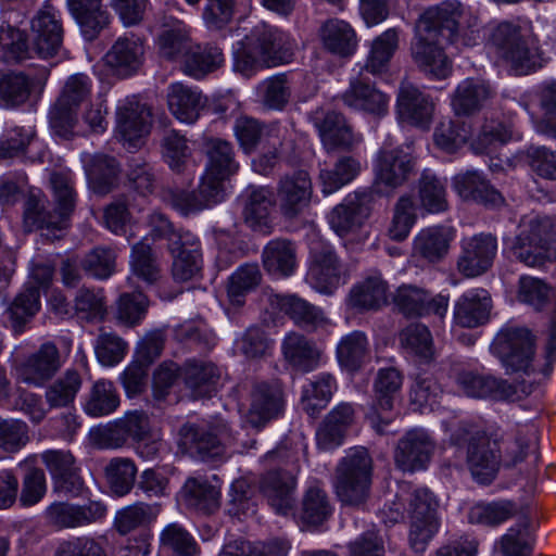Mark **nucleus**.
Wrapping results in <instances>:
<instances>
[{
  "instance_id": "nucleus-1",
  "label": "nucleus",
  "mask_w": 556,
  "mask_h": 556,
  "mask_svg": "<svg viewBox=\"0 0 556 556\" xmlns=\"http://www.w3.org/2000/svg\"><path fill=\"white\" fill-rule=\"evenodd\" d=\"M292 48L287 36L278 28L260 23L253 27L235 52L233 68L244 76L260 66H277L291 62Z\"/></svg>"
},
{
  "instance_id": "nucleus-2",
  "label": "nucleus",
  "mask_w": 556,
  "mask_h": 556,
  "mask_svg": "<svg viewBox=\"0 0 556 556\" xmlns=\"http://www.w3.org/2000/svg\"><path fill=\"white\" fill-rule=\"evenodd\" d=\"M416 27L421 35L431 34L450 43L471 46L479 37L480 21L458 0H445L426 9Z\"/></svg>"
},
{
  "instance_id": "nucleus-3",
  "label": "nucleus",
  "mask_w": 556,
  "mask_h": 556,
  "mask_svg": "<svg viewBox=\"0 0 556 556\" xmlns=\"http://www.w3.org/2000/svg\"><path fill=\"white\" fill-rule=\"evenodd\" d=\"M53 191L54 207L46 208V198L38 192H30L24 203V228L30 232L35 229L62 230L68 226V220L76 205V193L71 178L63 173H53L50 177Z\"/></svg>"
},
{
  "instance_id": "nucleus-4",
  "label": "nucleus",
  "mask_w": 556,
  "mask_h": 556,
  "mask_svg": "<svg viewBox=\"0 0 556 556\" xmlns=\"http://www.w3.org/2000/svg\"><path fill=\"white\" fill-rule=\"evenodd\" d=\"M490 42L516 75H527L542 66V53L536 42L516 24H498L490 35Z\"/></svg>"
},
{
  "instance_id": "nucleus-5",
  "label": "nucleus",
  "mask_w": 556,
  "mask_h": 556,
  "mask_svg": "<svg viewBox=\"0 0 556 556\" xmlns=\"http://www.w3.org/2000/svg\"><path fill=\"white\" fill-rule=\"evenodd\" d=\"M372 476V458L365 447L351 448L336 470V490L345 505L357 506L368 496Z\"/></svg>"
},
{
  "instance_id": "nucleus-6",
  "label": "nucleus",
  "mask_w": 556,
  "mask_h": 556,
  "mask_svg": "<svg viewBox=\"0 0 556 556\" xmlns=\"http://www.w3.org/2000/svg\"><path fill=\"white\" fill-rule=\"evenodd\" d=\"M492 354L498 358L507 375L534 371L535 337L522 327H505L491 344Z\"/></svg>"
},
{
  "instance_id": "nucleus-7",
  "label": "nucleus",
  "mask_w": 556,
  "mask_h": 556,
  "mask_svg": "<svg viewBox=\"0 0 556 556\" xmlns=\"http://www.w3.org/2000/svg\"><path fill=\"white\" fill-rule=\"evenodd\" d=\"M451 440L456 445L467 444V464L475 480L486 484L495 478L501 463L497 439L481 431L459 427Z\"/></svg>"
},
{
  "instance_id": "nucleus-8",
  "label": "nucleus",
  "mask_w": 556,
  "mask_h": 556,
  "mask_svg": "<svg viewBox=\"0 0 556 556\" xmlns=\"http://www.w3.org/2000/svg\"><path fill=\"white\" fill-rule=\"evenodd\" d=\"M179 445L190 455L202 460L222 456L225 446L233 441L228 424L217 419L210 424H185L178 432Z\"/></svg>"
},
{
  "instance_id": "nucleus-9",
  "label": "nucleus",
  "mask_w": 556,
  "mask_h": 556,
  "mask_svg": "<svg viewBox=\"0 0 556 556\" xmlns=\"http://www.w3.org/2000/svg\"><path fill=\"white\" fill-rule=\"evenodd\" d=\"M555 241L556 218L538 215L523 224L511 251L527 266H541L545 263L549 245Z\"/></svg>"
},
{
  "instance_id": "nucleus-10",
  "label": "nucleus",
  "mask_w": 556,
  "mask_h": 556,
  "mask_svg": "<svg viewBox=\"0 0 556 556\" xmlns=\"http://www.w3.org/2000/svg\"><path fill=\"white\" fill-rule=\"evenodd\" d=\"M416 157L410 148L394 147L386 141L379 149L375 161V185L394 191L408 181L415 173Z\"/></svg>"
},
{
  "instance_id": "nucleus-11",
  "label": "nucleus",
  "mask_w": 556,
  "mask_h": 556,
  "mask_svg": "<svg viewBox=\"0 0 556 556\" xmlns=\"http://www.w3.org/2000/svg\"><path fill=\"white\" fill-rule=\"evenodd\" d=\"M375 194L364 189L349 194L329 214L331 229L340 237L356 232L369 217Z\"/></svg>"
},
{
  "instance_id": "nucleus-12",
  "label": "nucleus",
  "mask_w": 556,
  "mask_h": 556,
  "mask_svg": "<svg viewBox=\"0 0 556 556\" xmlns=\"http://www.w3.org/2000/svg\"><path fill=\"white\" fill-rule=\"evenodd\" d=\"M312 179L306 170L286 174L277 185V201L281 215L287 219L300 216L311 204Z\"/></svg>"
},
{
  "instance_id": "nucleus-13",
  "label": "nucleus",
  "mask_w": 556,
  "mask_h": 556,
  "mask_svg": "<svg viewBox=\"0 0 556 556\" xmlns=\"http://www.w3.org/2000/svg\"><path fill=\"white\" fill-rule=\"evenodd\" d=\"M435 450V442L422 429L407 431L394 448V464L404 472L426 469Z\"/></svg>"
},
{
  "instance_id": "nucleus-14",
  "label": "nucleus",
  "mask_w": 556,
  "mask_h": 556,
  "mask_svg": "<svg viewBox=\"0 0 556 556\" xmlns=\"http://www.w3.org/2000/svg\"><path fill=\"white\" fill-rule=\"evenodd\" d=\"M456 382L469 397L496 402H514L520 399L516 386L492 374L462 371L457 375Z\"/></svg>"
},
{
  "instance_id": "nucleus-15",
  "label": "nucleus",
  "mask_w": 556,
  "mask_h": 556,
  "mask_svg": "<svg viewBox=\"0 0 556 556\" xmlns=\"http://www.w3.org/2000/svg\"><path fill=\"white\" fill-rule=\"evenodd\" d=\"M496 253L497 240L491 233H479L465 238L462 241L457 269L467 278L481 276L492 267Z\"/></svg>"
},
{
  "instance_id": "nucleus-16",
  "label": "nucleus",
  "mask_w": 556,
  "mask_h": 556,
  "mask_svg": "<svg viewBox=\"0 0 556 556\" xmlns=\"http://www.w3.org/2000/svg\"><path fill=\"white\" fill-rule=\"evenodd\" d=\"M285 407V394L279 381H261L253 384L247 422L260 429L277 418Z\"/></svg>"
},
{
  "instance_id": "nucleus-17",
  "label": "nucleus",
  "mask_w": 556,
  "mask_h": 556,
  "mask_svg": "<svg viewBox=\"0 0 556 556\" xmlns=\"http://www.w3.org/2000/svg\"><path fill=\"white\" fill-rule=\"evenodd\" d=\"M307 277L313 287L323 293H332L349 278V269L329 247L312 251Z\"/></svg>"
},
{
  "instance_id": "nucleus-18",
  "label": "nucleus",
  "mask_w": 556,
  "mask_h": 556,
  "mask_svg": "<svg viewBox=\"0 0 556 556\" xmlns=\"http://www.w3.org/2000/svg\"><path fill=\"white\" fill-rule=\"evenodd\" d=\"M106 511V506L99 501H90L84 505L55 502L47 507L45 517L55 529H74L101 520Z\"/></svg>"
},
{
  "instance_id": "nucleus-19",
  "label": "nucleus",
  "mask_w": 556,
  "mask_h": 556,
  "mask_svg": "<svg viewBox=\"0 0 556 556\" xmlns=\"http://www.w3.org/2000/svg\"><path fill=\"white\" fill-rule=\"evenodd\" d=\"M62 365L59 348L53 342H45L24 359L17 372L23 382L42 387L59 372Z\"/></svg>"
},
{
  "instance_id": "nucleus-20",
  "label": "nucleus",
  "mask_w": 556,
  "mask_h": 556,
  "mask_svg": "<svg viewBox=\"0 0 556 556\" xmlns=\"http://www.w3.org/2000/svg\"><path fill=\"white\" fill-rule=\"evenodd\" d=\"M41 460L54 481L55 490L72 496L80 494L84 481L71 451L48 450L41 454Z\"/></svg>"
},
{
  "instance_id": "nucleus-21",
  "label": "nucleus",
  "mask_w": 556,
  "mask_h": 556,
  "mask_svg": "<svg viewBox=\"0 0 556 556\" xmlns=\"http://www.w3.org/2000/svg\"><path fill=\"white\" fill-rule=\"evenodd\" d=\"M296 476L289 469H270L260 480V491L267 503L281 515H286L294 505Z\"/></svg>"
},
{
  "instance_id": "nucleus-22",
  "label": "nucleus",
  "mask_w": 556,
  "mask_h": 556,
  "mask_svg": "<svg viewBox=\"0 0 556 556\" xmlns=\"http://www.w3.org/2000/svg\"><path fill=\"white\" fill-rule=\"evenodd\" d=\"M415 29L410 54L416 65L427 75L435 78L447 77L451 64L441 47L442 40L431 34L421 35L417 27Z\"/></svg>"
},
{
  "instance_id": "nucleus-23",
  "label": "nucleus",
  "mask_w": 556,
  "mask_h": 556,
  "mask_svg": "<svg viewBox=\"0 0 556 556\" xmlns=\"http://www.w3.org/2000/svg\"><path fill=\"white\" fill-rule=\"evenodd\" d=\"M33 50L43 59L54 56L63 41V26L55 12L40 10L31 20Z\"/></svg>"
},
{
  "instance_id": "nucleus-24",
  "label": "nucleus",
  "mask_w": 556,
  "mask_h": 556,
  "mask_svg": "<svg viewBox=\"0 0 556 556\" xmlns=\"http://www.w3.org/2000/svg\"><path fill=\"white\" fill-rule=\"evenodd\" d=\"M388 289L382 276L374 273L351 288L345 305L358 314L379 311L388 304Z\"/></svg>"
},
{
  "instance_id": "nucleus-25",
  "label": "nucleus",
  "mask_w": 556,
  "mask_h": 556,
  "mask_svg": "<svg viewBox=\"0 0 556 556\" xmlns=\"http://www.w3.org/2000/svg\"><path fill=\"white\" fill-rule=\"evenodd\" d=\"M242 217L254 231L268 233L271 228L273 192L266 187L250 186L241 195Z\"/></svg>"
},
{
  "instance_id": "nucleus-26",
  "label": "nucleus",
  "mask_w": 556,
  "mask_h": 556,
  "mask_svg": "<svg viewBox=\"0 0 556 556\" xmlns=\"http://www.w3.org/2000/svg\"><path fill=\"white\" fill-rule=\"evenodd\" d=\"M169 251L174 257L173 277L177 281H188L197 276L202 267L199 240L186 232L169 239Z\"/></svg>"
},
{
  "instance_id": "nucleus-27",
  "label": "nucleus",
  "mask_w": 556,
  "mask_h": 556,
  "mask_svg": "<svg viewBox=\"0 0 556 556\" xmlns=\"http://www.w3.org/2000/svg\"><path fill=\"white\" fill-rule=\"evenodd\" d=\"M400 117L414 126L428 128L433 111L432 99L410 83H403L396 101Z\"/></svg>"
},
{
  "instance_id": "nucleus-28",
  "label": "nucleus",
  "mask_w": 556,
  "mask_h": 556,
  "mask_svg": "<svg viewBox=\"0 0 556 556\" xmlns=\"http://www.w3.org/2000/svg\"><path fill=\"white\" fill-rule=\"evenodd\" d=\"M341 99L346 106L375 116H383L389 110V96L359 77L350 81Z\"/></svg>"
},
{
  "instance_id": "nucleus-29",
  "label": "nucleus",
  "mask_w": 556,
  "mask_h": 556,
  "mask_svg": "<svg viewBox=\"0 0 556 556\" xmlns=\"http://www.w3.org/2000/svg\"><path fill=\"white\" fill-rule=\"evenodd\" d=\"M167 104L178 121L193 124L205 109L207 98L197 88L175 83L168 87Z\"/></svg>"
},
{
  "instance_id": "nucleus-30",
  "label": "nucleus",
  "mask_w": 556,
  "mask_h": 556,
  "mask_svg": "<svg viewBox=\"0 0 556 556\" xmlns=\"http://www.w3.org/2000/svg\"><path fill=\"white\" fill-rule=\"evenodd\" d=\"M116 116L117 134L129 147H137L138 141L150 131L151 111L143 103L129 101L118 108Z\"/></svg>"
},
{
  "instance_id": "nucleus-31",
  "label": "nucleus",
  "mask_w": 556,
  "mask_h": 556,
  "mask_svg": "<svg viewBox=\"0 0 556 556\" xmlns=\"http://www.w3.org/2000/svg\"><path fill=\"white\" fill-rule=\"evenodd\" d=\"M285 361L295 370L309 372L317 368L321 352L316 343L304 334L291 331L282 340Z\"/></svg>"
},
{
  "instance_id": "nucleus-32",
  "label": "nucleus",
  "mask_w": 556,
  "mask_h": 556,
  "mask_svg": "<svg viewBox=\"0 0 556 556\" xmlns=\"http://www.w3.org/2000/svg\"><path fill=\"white\" fill-rule=\"evenodd\" d=\"M491 308L492 300L486 290H471L455 303L454 320L464 328L479 327L489 320Z\"/></svg>"
},
{
  "instance_id": "nucleus-33",
  "label": "nucleus",
  "mask_w": 556,
  "mask_h": 556,
  "mask_svg": "<svg viewBox=\"0 0 556 556\" xmlns=\"http://www.w3.org/2000/svg\"><path fill=\"white\" fill-rule=\"evenodd\" d=\"M493 96L494 91L488 81L467 78L455 89L452 106L457 115H472L481 111Z\"/></svg>"
},
{
  "instance_id": "nucleus-34",
  "label": "nucleus",
  "mask_w": 556,
  "mask_h": 556,
  "mask_svg": "<svg viewBox=\"0 0 556 556\" xmlns=\"http://www.w3.org/2000/svg\"><path fill=\"white\" fill-rule=\"evenodd\" d=\"M85 172L89 188L99 195H105L117 187L121 166L112 156L94 154L85 161Z\"/></svg>"
},
{
  "instance_id": "nucleus-35",
  "label": "nucleus",
  "mask_w": 556,
  "mask_h": 556,
  "mask_svg": "<svg viewBox=\"0 0 556 556\" xmlns=\"http://www.w3.org/2000/svg\"><path fill=\"white\" fill-rule=\"evenodd\" d=\"M181 377L193 397H210L216 391L220 371L211 362L189 359L181 368Z\"/></svg>"
},
{
  "instance_id": "nucleus-36",
  "label": "nucleus",
  "mask_w": 556,
  "mask_h": 556,
  "mask_svg": "<svg viewBox=\"0 0 556 556\" xmlns=\"http://www.w3.org/2000/svg\"><path fill=\"white\" fill-rule=\"evenodd\" d=\"M314 121L327 151L350 150L356 143L357 140L342 114L327 112L321 118L316 114Z\"/></svg>"
},
{
  "instance_id": "nucleus-37",
  "label": "nucleus",
  "mask_w": 556,
  "mask_h": 556,
  "mask_svg": "<svg viewBox=\"0 0 556 556\" xmlns=\"http://www.w3.org/2000/svg\"><path fill=\"white\" fill-rule=\"evenodd\" d=\"M144 54L140 38L119 37L105 54V62L121 75H130L139 70Z\"/></svg>"
},
{
  "instance_id": "nucleus-38",
  "label": "nucleus",
  "mask_w": 556,
  "mask_h": 556,
  "mask_svg": "<svg viewBox=\"0 0 556 556\" xmlns=\"http://www.w3.org/2000/svg\"><path fill=\"white\" fill-rule=\"evenodd\" d=\"M453 186L464 200H471L489 206H498L504 201L502 194L477 172L456 175Z\"/></svg>"
},
{
  "instance_id": "nucleus-39",
  "label": "nucleus",
  "mask_w": 556,
  "mask_h": 556,
  "mask_svg": "<svg viewBox=\"0 0 556 556\" xmlns=\"http://www.w3.org/2000/svg\"><path fill=\"white\" fill-rule=\"evenodd\" d=\"M67 4L87 40H93L108 26L109 13L101 0H67Z\"/></svg>"
},
{
  "instance_id": "nucleus-40",
  "label": "nucleus",
  "mask_w": 556,
  "mask_h": 556,
  "mask_svg": "<svg viewBox=\"0 0 556 556\" xmlns=\"http://www.w3.org/2000/svg\"><path fill=\"white\" fill-rule=\"evenodd\" d=\"M324 47L339 56L352 55L357 47V37L352 26L339 18H330L320 28Z\"/></svg>"
},
{
  "instance_id": "nucleus-41",
  "label": "nucleus",
  "mask_w": 556,
  "mask_h": 556,
  "mask_svg": "<svg viewBox=\"0 0 556 556\" xmlns=\"http://www.w3.org/2000/svg\"><path fill=\"white\" fill-rule=\"evenodd\" d=\"M262 261L265 270L274 276H291L296 267L295 245L286 239L269 241L263 250Z\"/></svg>"
},
{
  "instance_id": "nucleus-42",
  "label": "nucleus",
  "mask_w": 556,
  "mask_h": 556,
  "mask_svg": "<svg viewBox=\"0 0 556 556\" xmlns=\"http://www.w3.org/2000/svg\"><path fill=\"white\" fill-rule=\"evenodd\" d=\"M121 404L119 394L111 380L99 379L90 387L84 412L91 417H104L113 414Z\"/></svg>"
},
{
  "instance_id": "nucleus-43",
  "label": "nucleus",
  "mask_w": 556,
  "mask_h": 556,
  "mask_svg": "<svg viewBox=\"0 0 556 556\" xmlns=\"http://www.w3.org/2000/svg\"><path fill=\"white\" fill-rule=\"evenodd\" d=\"M203 150L207 156V169L222 178H229L239 169L235 159L232 144L224 139L208 137L203 141Z\"/></svg>"
},
{
  "instance_id": "nucleus-44",
  "label": "nucleus",
  "mask_w": 556,
  "mask_h": 556,
  "mask_svg": "<svg viewBox=\"0 0 556 556\" xmlns=\"http://www.w3.org/2000/svg\"><path fill=\"white\" fill-rule=\"evenodd\" d=\"M452 238L450 228H426L414 240V254L432 263L439 262L447 254Z\"/></svg>"
},
{
  "instance_id": "nucleus-45",
  "label": "nucleus",
  "mask_w": 556,
  "mask_h": 556,
  "mask_svg": "<svg viewBox=\"0 0 556 556\" xmlns=\"http://www.w3.org/2000/svg\"><path fill=\"white\" fill-rule=\"evenodd\" d=\"M269 302L273 307L289 316L298 326H316L323 320L321 311L296 295L271 294Z\"/></svg>"
},
{
  "instance_id": "nucleus-46",
  "label": "nucleus",
  "mask_w": 556,
  "mask_h": 556,
  "mask_svg": "<svg viewBox=\"0 0 556 556\" xmlns=\"http://www.w3.org/2000/svg\"><path fill=\"white\" fill-rule=\"evenodd\" d=\"M224 63L222 50L212 45H193L182 61V71L193 78H202L219 68Z\"/></svg>"
},
{
  "instance_id": "nucleus-47",
  "label": "nucleus",
  "mask_w": 556,
  "mask_h": 556,
  "mask_svg": "<svg viewBox=\"0 0 556 556\" xmlns=\"http://www.w3.org/2000/svg\"><path fill=\"white\" fill-rule=\"evenodd\" d=\"M336 388V380L330 374H320L303 387L302 409L311 417H316L326 407Z\"/></svg>"
},
{
  "instance_id": "nucleus-48",
  "label": "nucleus",
  "mask_w": 556,
  "mask_h": 556,
  "mask_svg": "<svg viewBox=\"0 0 556 556\" xmlns=\"http://www.w3.org/2000/svg\"><path fill=\"white\" fill-rule=\"evenodd\" d=\"M186 505L204 514H212L219 507L220 492L205 480L190 478L184 485Z\"/></svg>"
},
{
  "instance_id": "nucleus-49",
  "label": "nucleus",
  "mask_w": 556,
  "mask_h": 556,
  "mask_svg": "<svg viewBox=\"0 0 556 556\" xmlns=\"http://www.w3.org/2000/svg\"><path fill=\"white\" fill-rule=\"evenodd\" d=\"M368 353V340L364 332L353 331L339 341L337 358L341 367L350 372L357 371Z\"/></svg>"
},
{
  "instance_id": "nucleus-50",
  "label": "nucleus",
  "mask_w": 556,
  "mask_h": 556,
  "mask_svg": "<svg viewBox=\"0 0 556 556\" xmlns=\"http://www.w3.org/2000/svg\"><path fill=\"white\" fill-rule=\"evenodd\" d=\"M137 466L127 457H114L105 467V477L111 492L116 496H126L136 484Z\"/></svg>"
},
{
  "instance_id": "nucleus-51",
  "label": "nucleus",
  "mask_w": 556,
  "mask_h": 556,
  "mask_svg": "<svg viewBox=\"0 0 556 556\" xmlns=\"http://www.w3.org/2000/svg\"><path fill=\"white\" fill-rule=\"evenodd\" d=\"M397 46V30L387 29L372 41L364 68L371 74L386 72Z\"/></svg>"
},
{
  "instance_id": "nucleus-52",
  "label": "nucleus",
  "mask_w": 556,
  "mask_h": 556,
  "mask_svg": "<svg viewBox=\"0 0 556 556\" xmlns=\"http://www.w3.org/2000/svg\"><path fill=\"white\" fill-rule=\"evenodd\" d=\"M517 506L511 501L478 503L468 511V521L472 525L496 527L514 517Z\"/></svg>"
},
{
  "instance_id": "nucleus-53",
  "label": "nucleus",
  "mask_w": 556,
  "mask_h": 556,
  "mask_svg": "<svg viewBox=\"0 0 556 556\" xmlns=\"http://www.w3.org/2000/svg\"><path fill=\"white\" fill-rule=\"evenodd\" d=\"M418 198L429 213L445 212L448 207L445 182L427 169L419 179Z\"/></svg>"
},
{
  "instance_id": "nucleus-54",
  "label": "nucleus",
  "mask_w": 556,
  "mask_h": 556,
  "mask_svg": "<svg viewBox=\"0 0 556 556\" xmlns=\"http://www.w3.org/2000/svg\"><path fill=\"white\" fill-rule=\"evenodd\" d=\"M159 505L137 502L119 509L114 518V527L125 535L139 527L149 525L159 515Z\"/></svg>"
},
{
  "instance_id": "nucleus-55",
  "label": "nucleus",
  "mask_w": 556,
  "mask_h": 556,
  "mask_svg": "<svg viewBox=\"0 0 556 556\" xmlns=\"http://www.w3.org/2000/svg\"><path fill=\"white\" fill-rule=\"evenodd\" d=\"M130 266L132 274L149 285L160 279V264L156 254L148 243V237L132 247Z\"/></svg>"
},
{
  "instance_id": "nucleus-56",
  "label": "nucleus",
  "mask_w": 556,
  "mask_h": 556,
  "mask_svg": "<svg viewBox=\"0 0 556 556\" xmlns=\"http://www.w3.org/2000/svg\"><path fill=\"white\" fill-rule=\"evenodd\" d=\"M361 172V163L353 156H341L333 169H324L319 174L323 193L330 194L351 182Z\"/></svg>"
},
{
  "instance_id": "nucleus-57",
  "label": "nucleus",
  "mask_w": 556,
  "mask_h": 556,
  "mask_svg": "<svg viewBox=\"0 0 556 556\" xmlns=\"http://www.w3.org/2000/svg\"><path fill=\"white\" fill-rule=\"evenodd\" d=\"M83 380L76 369H67L46 391V401L50 407H65L73 403Z\"/></svg>"
},
{
  "instance_id": "nucleus-58",
  "label": "nucleus",
  "mask_w": 556,
  "mask_h": 556,
  "mask_svg": "<svg viewBox=\"0 0 556 556\" xmlns=\"http://www.w3.org/2000/svg\"><path fill=\"white\" fill-rule=\"evenodd\" d=\"M331 511L332 507L326 492L317 485L308 488L302 500V522L319 526L330 517Z\"/></svg>"
},
{
  "instance_id": "nucleus-59",
  "label": "nucleus",
  "mask_w": 556,
  "mask_h": 556,
  "mask_svg": "<svg viewBox=\"0 0 556 556\" xmlns=\"http://www.w3.org/2000/svg\"><path fill=\"white\" fill-rule=\"evenodd\" d=\"M128 351V343L113 331L100 328L94 342V353L103 366H115L121 363Z\"/></svg>"
},
{
  "instance_id": "nucleus-60",
  "label": "nucleus",
  "mask_w": 556,
  "mask_h": 556,
  "mask_svg": "<svg viewBox=\"0 0 556 556\" xmlns=\"http://www.w3.org/2000/svg\"><path fill=\"white\" fill-rule=\"evenodd\" d=\"M471 136L470 125L463 121H443L433 134L434 143L445 152L453 153L463 147Z\"/></svg>"
},
{
  "instance_id": "nucleus-61",
  "label": "nucleus",
  "mask_w": 556,
  "mask_h": 556,
  "mask_svg": "<svg viewBox=\"0 0 556 556\" xmlns=\"http://www.w3.org/2000/svg\"><path fill=\"white\" fill-rule=\"evenodd\" d=\"M262 280V273L257 264H244L240 266L228 281V296L236 305L243 303L247 293L254 290Z\"/></svg>"
},
{
  "instance_id": "nucleus-62",
  "label": "nucleus",
  "mask_w": 556,
  "mask_h": 556,
  "mask_svg": "<svg viewBox=\"0 0 556 556\" xmlns=\"http://www.w3.org/2000/svg\"><path fill=\"white\" fill-rule=\"evenodd\" d=\"M289 548L287 541L278 539L258 544L235 541L224 547L220 556H287Z\"/></svg>"
},
{
  "instance_id": "nucleus-63",
  "label": "nucleus",
  "mask_w": 556,
  "mask_h": 556,
  "mask_svg": "<svg viewBox=\"0 0 556 556\" xmlns=\"http://www.w3.org/2000/svg\"><path fill=\"white\" fill-rule=\"evenodd\" d=\"M160 54L168 60L181 59L187 56V52L192 48L188 29L182 25L164 30L157 40Z\"/></svg>"
},
{
  "instance_id": "nucleus-64",
  "label": "nucleus",
  "mask_w": 556,
  "mask_h": 556,
  "mask_svg": "<svg viewBox=\"0 0 556 556\" xmlns=\"http://www.w3.org/2000/svg\"><path fill=\"white\" fill-rule=\"evenodd\" d=\"M116 252L110 247H96L81 260V268L97 279H108L115 271Z\"/></svg>"
}]
</instances>
